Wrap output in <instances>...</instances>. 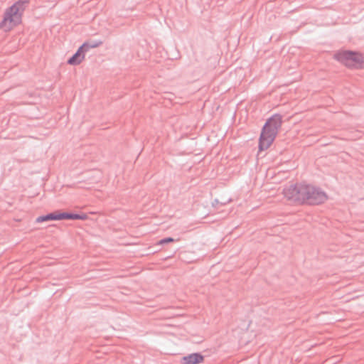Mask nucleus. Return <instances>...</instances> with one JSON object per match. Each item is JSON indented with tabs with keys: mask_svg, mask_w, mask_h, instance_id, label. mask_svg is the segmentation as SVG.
I'll list each match as a JSON object with an SVG mask.
<instances>
[{
	"mask_svg": "<svg viewBox=\"0 0 364 364\" xmlns=\"http://www.w3.org/2000/svg\"><path fill=\"white\" fill-rule=\"evenodd\" d=\"M283 194L289 201L310 205L320 204L327 199L326 194L320 188L304 183L290 185L284 188Z\"/></svg>",
	"mask_w": 364,
	"mask_h": 364,
	"instance_id": "f257e3e1",
	"label": "nucleus"
},
{
	"mask_svg": "<svg viewBox=\"0 0 364 364\" xmlns=\"http://www.w3.org/2000/svg\"><path fill=\"white\" fill-rule=\"evenodd\" d=\"M282 122L280 114H274L266 122L259 137L260 151L266 150L270 146L281 127Z\"/></svg>",
	"mask_w": 364,
	"mask_h": 364,
	"instance_id": "f03ea898",
	"label": "nucleus"
},
{
	"mask_svg": "<svg viewBox=\"0 0 364 364\" xmlns=\"http://www.w3.org/2000/svg\"><path fill=\"white\" fill-rule=\"evenodd\" d=\"M26 1H18L7 9L4 18L0 23V27L5 31H10L21 21L22 14L25 9Z\"/></svg>",
	"mask_w": 364,
	"mask_h": 364,
	"instance_id": "7ed1b4c3",
	"label": "nucleus"
},
{
	"mask_svg": "<svg viewBox=\"0 0 364 364\" xmlns=\"http://www.w3.org/2000/svg\"><path fill=\"white\" fill-rule=\"evenodd\" d=\"M335 58L349 68H358L363 62L362 55L352 51H343L335 55Z\"/></svg>",
	"mask_w": 364,
	"mask_h": 364,
	"instance_id": "20e7f679",
	"label": "nucleus"
},
{
	"mask_svg": "<svg viewBox=\"0 0 364 364\" xmlns=\"http://www.w3.org/2000/svg\"><path fill=\"white\" fill-rule=\"evenodd\" d=\"M204 360V356L199 353H193L183 356L181 358V364H199Z\"/></svg>",
	"mask_w": 364,
	"mask_h": 364,
	"instance_id": "39448f33",
	"label": "nucleus"
},
{
	"mask_svg": "<svg viewBox=\"0 0 364 364\" xmlns=\"http://www.w3.org/2000/svg\"><path fill=\"white\" fill-rule=\"evenodd\" d=\"M85 53L80 47L77 52L68 60V64L79 65L85 58Z\"/></svg>",
	"mask_w": 364,
	"mask_h": 364,
	"instance_id": "423d86ee",
	"label": "nucleus"
},
{
	"mask_svg": "<svg viewBox=\"0 0 364 364\" xmlns=\"http://www.w3.org/2000/svg\"><path fill=\"white\" fill-rule=\"evenodd\" d=\"M48 220H60V213L54 212L46 215H41L36 218V223H43Z\"/></svg>",
	"mask_w": 364,
	"mask_h": 364,
	"instance_id": "0eeeda50",
	"label": "nucleus"
},
{
	"mask_svg": "<svg viewBox=\"0 0 364 364\" xmlns=\"http://www.w3.org/2000/svg\"><path fill=\"white\" fill-rule=\"evenodd\" d=\"M60 220L70 219V220H85L87 215L85 214H74L68 213H60Z\"/></svg>",
	"mask_w": 364,
	"mask_h": 364,
	"instance_id": "6e6552de",
	"label": "nucleus"
},
{
	"mask_svg": "<svg viewBox=\"0 0 364 364\" xmlns=\"http://www.w3.org/2000/svg\"><path fill=\"white\" fill-rule=\"evenodd\" d=\"M102 44L101 41H90L85 42L80 47L85 53L87 52L90 48H97Z\"/></svg>",
	"mask_w": 364,
	"mask_h": 364,
	"instance_id": "1a4fd4ad",
	"label": "nucleus"
},
{
	"mask_svg": "<svg viewBox=\"0 0 364 364\" xmlns=\"http://www.w3.org/2000/svg\"><path fill=\"white\" fill-rule=\"evenodd\" d=\"M173 241H174V240L172 237H166V238L161 240L159 243L160 245H163V244L168 243V242H173Z\"/></svg>",
	"mask_w": 364,
	"mask_h": 364,
	"instance_id": "9d476101",
	"label": "nucleus"
}]
</instances>
